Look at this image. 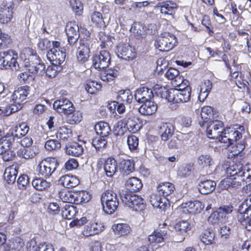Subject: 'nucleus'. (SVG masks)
<instances>
[{"instance_id": "obj_1", "label": "nucleus", "mask_w": 251, "mask_h": 251, "mask_svg": "<svg viewBox=\"0 0 251 251\" xmlns=\"http://www.w3.org/2000/svg\"><path fill=\"white\" fill-rule=\"evenodd\" d=\"M25 51L29 53L28 57H26L25 53H21L20 58L23 60L25 67H28V71L22 72L18 75L19 81L22 84H28L34 79L33 76L30 74L42 75L46 68L35 50L28 48Z\"/></svg>"}, {"instance_id": "obj_2", "label": "nucleus", "mask_w": 251, "mask_h": 251, "mask_svg": "<svg viewBox=\"0 0 251 251\" xmlns=\"http://www.w3.org/2000/svg\"><path fill=\"white\" fill-rule=\"evenodd\" d=\"M177 43L175 35L170 32H164L158 35L154 40L155 48L161 51L172 50Z\"/></svg>"}, {"instance_id": "obj_3", "label": "nucleus", "mask_w": 251, "mask_h": 251, "mask_svg": "<svg viewBox=\"0 0 251 251\" xmlns=\"http://www.w3.org/2000/svg\"><path fill=\"white\" fill-rule=\"evenodd\" d=\"M58 163L55 158H47L38 165L36 171L38 176L45 178H49L55 172Z\"/></svg>"}, {"instance_id": "obj_4", "label": "nucleus", "mask_w": 251, "mask_h": 251, "mask_svg": "<svg viewBox=\"0 0 251 251\" xmlns=\"http://www.w3.org/2000/svg\"><path fill=\"white\" fill-rule=\"evenodd\" d=\"M52 48L47 53V58L53 64H61L66 58L65 49L61 47L58 41H52Z\"/></svg>"}, {"instance_id": "obj_5", "label": "nucleus", "mask_w": 251, "mask_h": 251, "mask_svg": "<svg viewBox=\"0 0 251 251\" xmlns=\"http://www.w3.org/2000/svg\"><path fill=\"white\" fill-rule=\"evenodd\" d=\"M29 87L25 85L19 87L11 96L9 108L10 110H21L22 102L26 100L29 94Z\"/></svg>"}, {"instance_id": "obj_6", "label": "nucleus", "mask_w": 251, "mask_h": 251, "mask_svg": "<svg viewBox=\"0 0 251 251\" xmlns=\"http://www.w3.org/2000/svg\"><path fill=\"white\" fill-rule=\"evenodd\" d=\"M238 129L242 131L244 128L243 126L236 125L225 129L222 137H221L220 142L225 143L227 146H229L240 139L242 137V134Z\"/></svg>"}, {"instance_id": "obj_7", "label": "nucleus", "mask_w": 251, "mask_h": 251, "mask_svg": "<svg viewBox=\"0 0 251 251\" xmlns=\"http://www.w3.org/2000/svg\"><path fill=\"white\" fill-rule=\"evenodd\" d=\"M111 59V54L108 51L101 50L99 54L93 56V66L99 70H104L109 67Z\"/></svg>"}, {"instance_id": "obj_8", "label": "nucleus", "mask_w": 251, "mask_h": 251, "mask_svg": "<svg viewBox=\"0 0 251 251\" xmlns=\"http://www.w3.org/2000/svg\"><path fill=\"white\" fill-rule=\"evenodd\" d=\"M224 124L218 120H212L207 125L206 132L209 138L215 139L220 142L221 137L224 132Z\"/></svg>"}, {"instance_id": "obj_9", "label": "nucleus", "mask_w": 251, "mask_h": 251, "mask_svg": "<svg viewBox=\"0 0 251 251\" xmlns=\"http://www.w3.org/2000/svg\"><path fill=\"white\" fill-rule=\"evenodd\" d=\"M145 207V201L141 197L134 194H126V207L128 210L139 212L144 209Z\"/></svg>"}, {"instance_id": "obj_10", "label": "nucleus", "mask_w": 251, "mask_h": 251, "mask_svg": "<svg viewBox=\"0 0 251 251\" xmlns=\"http://www.w3.org/2000/svg\"><path fill=\"white\" fill-rule=\"evenodd\" d=\"M246 180L245 174H239L232 177H227L221 181L220 186L224 189L230 187L238 188L242 184L244 185Z\"/></svg>"}, {"instance_id": "obj_11", "label": "nucleus", "mask_w": 251, "mask_h": 251, "mask_svg": "<svg viewBox=\"0 0 251 251\" xmlns=\"http://www.w3.org/2000/svg\"><path fill=\"white\" fill-rule=\"evenodd\" d=\"M79 26L75 22H70L67 25L65 31L70 46L73 47L76 44L79 38Z\"/></svg>"}, {"instance_id": "obj_12", "label": "nucleus", "mask_w": 251, "mask_h": 251, "mask_svg": "<svg viewBox=\"0 0 251 251\" xmlns=\"http://www.w3.org/2000/svg\"><path fill=\"white\" fill-rule=\"evenodd\" d=\"M191 93V88L190 87H188L180 91L177 90H170L169 96L170 99H172L174 102H186L189 100Z\"/></svg>"}, {"instance_id": "obj_13", "label": "nucleus", "mask_w": 251, "mask_h": 251, "mask_svg": "<svg viewBox=\"0 0 251 251\" xmlns=\"http://www.w3.org/2000/svg\"><path fill=\"white\" fill-rule=\"evenodd\" d=\"M204 208V205L199 201H188L181 205L180 209L184 213L195 214L200 213Z\"/></svg>"}, {"instance_id": "obj_14", "label": "nucleus", "mask_w": 251, "mask_h": 251, "mask_svg": "<svg viewBox=\"0 0 251 251\" xmlns=\"http://www.w3.org/2000/svg\"><path fill=\"white\" fill-rule=\"evenodd\" d=\"M4 59L5 69L16 68L18 65V53L13 50H9L7 51H2Z\"/></svg>"}, {"instance_id": "obj_15", "label": "nucleus", "mask_w": 251, "mask_h": 251, "mask_svg": "<svg viewBox=\"0 0 251 251\" xmlns=\"http://www.w3.org/2000/svg\"><path fill=\"white\" fill-rule=\"evenodd\" d=\"M134 96L137 102L143 103L147 100H151L153 97V93L151 89L142 87L136 90Z\"/></svg>"}, {"instance_id": "obj_16", "label": "nucleus", "mask_w": 251, "mask_h": 251, "mask_svg": "<svg viewBox=\"0 0 251 251\" xmlns=\"http://www.w3.org/2000/svg\"><path fill=\"white\" fill-rule=\"evenodd\" d=\"M90 53L89 47L84 44H80L75 53L77 62L81 64L86 62L89 60Z\"/></svg>"}, {"instance_id": "obj_17", "label": "nucleus", "mask_w": 251, "mask_h": 251, "mask_svg": "<svg viewBox=\"0 0 251 251\" xmlns=\"http://www.w3.org/2000/svg\"><path fill=\"white\" fill-rule=\"evenodd\" d=\"M157 192L159 195H162L167 201L169 197H171L175 190L174 185L169 182H164L160 183L157 187Z\"/></svg>"}, {"instance_id": "obj_18", "label": "nucleus", "mask_w": 251, "mask_h": 251, "mask_svg": "<svg viewBox=\"0 0 251 251\" xmlns=\"http://www.w3.org/2000/svg\"><path fill=\"white\" fill-rule=\"evenodd\" d=\"M238 221L247 230H251V208H245L244 212H240L237 215Z\"/></svg>"}, {"instance_id": "obj_19", "label": "nucleus", "mask_w": 251, "mask_h": 251, "mask_svg": "<svg viewBox=\"0 0 251 251\" xmlns=\"http://www.w3.org/2000/svg\"><path fill=\"white\" fill-rule=\"evenodd\" d=\"M59 183L65 187L70 188L77 186L79 183V180L76 176L66 175L60 178Z\"/></svg>"}, {"instance_id": "obj_20", "label": "nucleus", "mask_w": 251, "mask_h": 251, "mask_svg": "<svg viewBox=\"0 0 251 251\" xmlns=\"http://www.w3.org/2000/svg\"><path fill=\"white\" fill-rule=\"evenodd\" d=\"M19 168L17 164H13L6 168L3 176L8 183H13L15 181Z\"/></svg>"}, {"instance_id": "obj_21", "label": "nucleus", "mask_w": 251, "mask_h": 251, "mask_svg": "<svg viewBox=\"0 0 251 251\" xmlns=\"http://www.w3.org/2000/svg\"><path fill=\"white\" fill-rule=\"evenodd\" d=\"M160 12L165 15H173L177 8L176 4L173 1H166L156 6Z\"/></svg>"}, {"instance_id": "obj_22", "label": "nucleus", "mask_w": 251, "mask_h": 251, "mask_svg": "<svg viewBox=\"0 0 251 251\" xmlns=\"http://www.w3.org/2000/svg\"><path fill=\"white\" fill-rule=\"evenodd\" d=\"M161 195L154 193L152 194L150 197V202L154 207L159 208L162 210H165L167 207L166 200L164 198H161Z\"/></svg>"}, {"instance_id": "obj_23", "label": "nucleus", "mask_w": 251, "mask_h": 251, "mask_svg": "<svg viewBox=\"0 0 251 251\" xmlns=\"http://www.w3.org/2000/svg\"><path fill=\"white\" fill-rule=\"evenodd\" d=\"M29 126L25 123H22L19 126H16L10 129L11 133L13 138H21L25 136L28 132Z\"/></svg>"}, {"instance_id": "obj_24", "label": "nucleus", "mask_w": 251, "mask_h": 251, "mask_svg": "<svg viewBox=\"0 0 251 251\" xmlns=\"http://www.w3.org/2000/svg\"><path fill=\"white\" fill-rule=\"evenodd\" d=\"M216 183L211 180L201 181L199 184V190L201 194H207L212 192L215 188Z\"/></svg>"}, {"instance_id": "obj_25", "label": "nucleus", "mask_w": 251, "mask_h": 251, "mask_svg": "<svg viewBox=\"0 0 251 251\" xmlns=\"http://www.w3.org/2000/svg\"><path fill=\"white\" fill-rule=\"evenodd\" d=\"M83 151L82 145L76 142H73L66 146V152L69 155L78 156Z\"/></svg>"}, {"instance_id": "obj_26", "label": "nucleus", "mask_w": 251, "mask_h": 251, "mask_svg": "<svg viewBox=\"0 0 251 251\" xmlns=\"http://www.w3.org/2000/svg\"><path fill=\"white\" fill-rule=\"evenodd\" d=\"M13 8L10 6H4L0 10V23L7 24L13 18Z\"/></svg>"}, {"instance_id": "obj_27", "label": "nucleus", "mask_w": 251, "mask_h": 251, "mask_svg": "<svg viewBox=\"0 0 251 251\" xmlns=\"http://www.w3.org/2000/svg\"><path fill=\"white\" fill-rule=\"evenodd\" d=\"M112 39L114 38L105 32L100 31L99 33V40L100 42V46L101 49L110 48L113 46Z\"/></svg>"}, {"instance_id": "obj_28", "label": "nucleus", "mask_w": 251, "mask_h": 251, "mask_svg": "<svg viewBox=\"0 0 251 251\" xmlns=\"http://www.w3.org/2000/svg\"><path fill=\"white\" fill-rule=\"evenodd\" d=\"M112 39L114 38L105 32L100 31L99 33V40L100 42V46L101 49L110 48L113 46Z\"/></svg>"}, {"instance_id": "obj_29", "label": "nucleus", "mask_w": 251, "mask_h": 251, "mask_svg": "<svg viewBox=\"0 0 251 251\" xmlns=\"http://www.w3.org/2000/svg\"><path fill=\"white\" fill-rule=\"evenodd\" d=\"M228 177H232L239 174H245V170L243 169V165L240 163H233L227 167L226 170Z\"/></svg>"}, {"instance_id": "obj_30", "label": "nucleus", "mask_w": 251, "mask_h": 251, "mask_svg": "<svg viewBox=\"0 0 251 251\" xmlns=\"http://www.w3.org/2000/svg\"><path fill=\"white\" fill-rule=\"evenodd\" d=\"M159 130L163 141H167L173 134V126L170 123H162L159 126Z\"/></svg>"}, {"instance_id": "obj_31", "label": "nucleus", "mask_w": 251, "mask_h": 251, "mask_svg": "<svg viewBox=\"0 0 251 251\" xmlns=\"http://www.w3.org/2000/svg\"><path fill=\"white\" fill-rule=\"evenodd\" d=\"M53 107L54 110H73L75 108L73 103L66 98L55 100L53 104Z\"/></svg>"}, {"instance_id": "obj_32", "label": "nucleus", "mask_w": 251, "mask_h": 251, "mask_svg": "<svg viewBox=\"0 0 251 251\" xmlns=\"http://www.w3.org/2000/svg\"><path fill=\"white\" fill-rule=\"evenodd\" d=\"M104 169L107 176L111 177L116 173L117 162L115 159L108 158L105 162Z\"/></svg>"}, {"instance_id": "obj_33", "label": "nucleus", "mask_w": 251, "mask_h": 251, "mask_svg": "<svg viewBox=\"0 0 251 251\" xmlns=\"http://www.w3.org/2000/svg\"><path fill=\"white\" fill-rule=\"evenodd\" d=\"M101 84L96 81L88 79L85 84V89L87 92L91 94H95L101 90Z\"/></svg>"}, {"instance_id": "obj_34", "label": "nucleus", "mask_w": 251, "mask_h": 251, "mask_svg": "<svg viewBox=\"0 0 251 251\" xmlns=\"http://www.w3.org/2000/svg\"><path fill=\"white\" fill-rule=\"evenodd\" d=\"M95 129L97 134L103 137L107 136L111 132V128L108 124L103 122H100L96 124Z\"/></svg>"}, {"instance_id": "obj_35", "label": "nucleus", "mask_w": 251, "mask_h": 251, "mask_svg": "<svg viewBox=\"0 0 251 251\" xmlns=\"http://www.w3.org/2000/svg\"><path fill=\"white\" fill-rule=\"evenodd\" d=\"M35 147H22L17 151V155L25 159L32 158L36 154Z\"/></svg>"}, {"instance_id": "obj_36", "label": "nucleus", "mask_w": 251, "mask_h": 251, "mask_svg": "<svg viewBox=\"0 0 251 251\" xmlns=\"http://www.w3.org/2000/svg\"><path fill=\"white\" fill-rule=\"evenodd\" d=\"M77 212L76 208L69 203L66 204L61 210L62 217L68 220L73 219Z\"/></svg>"}, {"instance_id": "obj_37", "label": "nucleus", "mask_w": 251, "mask_h": 251, "mask_svg": "<svg viewBox=\"0 0 251 251\" xmlns=\"http://www.w3.org/2000/svg\"><path fill=\"white\" fill-rule=\"evenodd\" d=\"M118 74V72L115 69H109L106 70L105 69L100 72V76L102 81L109 82L113 80L117 77Z\"/></svg>"}, {"instance_id": "obj_38", "label": "nucleus", "mask_w": 251, "mask_h": 251, "mask_svg": "<svg viewBox=\"0 0 251 251\" xmlns=\"http://www.w3.org/2000/svg\"><path fill=\"white\" fill-rule=\"evenodd\" d=\"M141 181L136 177H131L126 180V189L130 191L136 192L142 187Z\"/></svg>"}, {"instance_id": "obj_39", "label": "nucleus", "mask_w": 251, "mask_h": 251, "mask_svg": "<svg viewBox=\"0 0 251 251\" xmlns=\"http://www.w3.org/2000/svg\"><path fill=\"white\" fill-rule=\"evenodd\" d=\"M66 114V118L70 124H75L80 122L82 118L79 111H64Z\"/></svg>"}, {"instance_id": "obj_40", "label": "nucleus", "mask_w": 251, "mask_h": 251, "mask_svg": "<svg viewBox=\"0 0 251 251\" xmlns=\"http://www.w3.org/2000/svg\"><path fill=\"white\" fill-rule=\"evenodd\" d=\"M145 26L141 23H134L130 29V31L133 33V35L137 37H142L145 34Z\"/></svg>"}, {"instance_id": "obj_41", "label": "nucleus", "mask_w": 251, "mask_h": 251, "mask_svg": "<svg viewBox=\"0 0 251 251\" xmlns=\"http://www.w3.org/2000/svg\"><path fill=\"white\" fill-rule=\"evenodd\" d=\"M167 233L165 230L157 229L149 236L148 239L151 243H161L164 240Z\"/></svg>"}, {"instance_id": "obj_42", "label": "nucleus", "mask_w": 251, "mask_h": 251, "mask_svg": "<svg viewBox=\"0 0 251 251\" xmlns=\"http://www.w3.org/2000/svg\"><path fill=\"white\" fill-rule=\"evenodd\" d=\"M103 211L108 214H112L117 209L119 204L118 200L114 199V201L106 203H102Z\"/></svg>"}, {"instance_id": "obj_43", "label": "nucleus", "mask_w": 251, "mask_h": 251, "mask_svg": "<svg viewBox=\"0 0 251 251\" xmlns=\"http://www.w3.org/2000/svg\"><path fill=\"white\" fill-rule=\"evenodd\" d=\"M32 184L34 188L39 191H43L49 188L50 182L43 178L34 179L32 181Z\"/></svg>"}, {"instance_id": "obj_44", "label": "nucleus", "mask_w": 251, "mask_h": 251, "mask_svg": "<svg viewBox=\"0 0 251 251\" xmlns=\"http://www.w3.org/2000/svg\"><path fill=\"white\" fill-rule=\"evenodd\" d=\"M25 246V242L22 238L16 237L10 240L8 244L9 250L20 251Z\"/></svg>"}, {"instance_id": "obj_45", "label": "nucleus", "mask_w": 251, "mask_h": 251, "mask_svg": "<svg viewBox=\"0 0 251 251\" xmlns=\"http://www.w3.org/2000/svg\"><path fill=\"white\" fill-rule=\"evenodd\" d=\"M104 226L100 223H93L88 226L87 232L89 235L98 234L103 230Z\"/></svg>"}, {"instance_id": "obj_46", "label": "nucleus", "mask_w": 251, "mask_h": 251, "mask_svg": "<svg viewBox=\"0 0 251 251\" xmlns=\"http://www.w3.org/2000/svg\"><path fill=\"white\" fill-rule=\"evenodd\" d=\"M91 21L98 27H101L105 26L102 14L100 12H94L91 15Z\"/></svg>"}, {"instance_id": "obj_47", "label": "nucleus", "mask_w": 251, "mask_h": 251, "mask_svg": "<svg viewBox=\"0 0 251 251\" xmlns=\"http://www.w3.org/2000/svg\"><path fill=\"white\" fill-rule=\"evenodd\" d=\"M141 127V125L138 123V120L135 119L129 118L126 122V128L130 132L135 133Z\"/></svg>"}, {"instance_id": "obj_48", "label": "nucleus", "mask_w": 251, "mask_h": 251, "mask_svg": "<svg viewBox=\"0 0 251 251\" xmlns=\"http://www.w3.org/2000/svg\"><path fill=\"white\" fill-rule=\"evenodd\" d=\"M113 132L117 136H124L126 132V121L122 120L119 121L114 127Z\"/></svg>"}, {"instance_id": "obj_49", "label": "nucleus", "mask_w": 251, "mask_h": 251, "mask_svg": "<svg viewBox=\"0 0 251 251\" xmlns=\"http://www.w3.org/2000/svg\"><path fill=\"white\" fill-rule=\"evenodd\" d=\"M72 136V130L65 126L60 127L56 133V137L63 140H67Z\"/></svg>"}, {"instance_id": "obj_50", "label": "nucleus", "mask_w": 251, "mask_h": 251, "mask_svg": "<svg viewBox=\"0 0 251 251\" xmlns=\"http://www.w3.org/2000/svg\"><path fill=\"white\" fill-rule=\"evenodd\" d=\"M215 234L212 230H206L201 237V241L205 245H211L213 243Z\"/></svg>"}, {"instance_id": "obj_51", "label": "nucleus", "mask_w": 251, "mask_h": 251, "mask_svg": "<svg viewBox=\"0 0 251 251\" xmlns=\"http://www.w3.org/2000/svg\"><path fill=\"white\" fill-rule=\"evenodd\" d=\"M70 4L72 10L76 15L80 16L83 12V5L78 0H71Z\"/></svg>"}, {"instance_id": "obj_52", "label": "nucleus", "mask_w": 251, "mask_h": 251, "mask_svg": "<svg viewBox=\"0 0 251 251\" xmlns=\"http://www.w3.org/2000/svg\"><path fill=\"white\" fill-rule=\"evenodd\" d=\"M114 199L118 200L116 194L112 190H106L101 195V202L107 203V202L112 201Z\"/></svg>"}, {"instance_id": "obj_53", "label": "nucleus", "mask_w": 251, "mask_h": 251, "mask_svg": "<svg viewBox=\"0 0 251 251\" xmlns=\"http://www.w3.org/2000/svg\"><path fill=\"white\" fill-rule=\"evenodd\" d=\"M217 114V111H201L200 115L203 122H208L214 120Z\"/></svg>"}, {"instance_id": "obj_54", "label": "nucleus", "mask_w": 251, "mask_h": 251, "mask_svg": "<svg viewBox=\"0 0 251 251\" xmlns=\"http://www.w3.org/2000/svg\"><path fill=\"white\" fill-rule=\"evenodd\" d=\"M91 143L97 151H100L105 147L107 141L104 139V137L100 136L94 138Z\"/></svg>"}, {"instance_id": "obj_55", "label": "nucleus", "mask_w": 251, "mask_h": 251, "mask_svg": "<svg viewBox=\"0 0 251 251\" xmlns=\"http://www.w3.org/2000/svg\"><path fill=\"white\" fill-rule=\"evenodd\" d=\"M126 143L130 151L135 152L137 150L138 139L134 135L128 136Z\"/></svg>"}, {"instance_id": "obj_56", "label": "nucleus", "mask_w": 251, "mask_h": 251, "mask_svg": "<svg viewBox=\"0 0 251 251\" xmlns=\"http://www.w3.org/2000/svg\"><path fill=\"white\" fill-rule=\"evenodd\" d=\"M11 42L10 37L8 34L1 32L0 34V49L8 48Z\"/></svg>"}, {"instance_id": "obj_57", "label": "nucleus", "mask_w": 251, "mask_h": 251, "mask_svg": "<svg viewBox=\"0 0 251 251\" xmlns=\"http://www.w3.org/2000/svg\"><path fill=\"white\" fill-rule=\"evenodd\" d=\"M74 192L62 191L59 193V198L63 202L73 203Z\"/></svg>"}, {"instance_id": "obj_58", "label": "nucleus", "mask_w": 251, "mask_h": 251, "mask_svg": "<svg viewBox=\"0 0 251 251\" xmlns=\"http://www.w3.org/2000/svg\"><path fill=\"white\" fill-rule=\"evenodd\" d=\"M45 147L49 151L58 150L61 147L60 143L56 140L50 139L45 143Z\"/></svg>"}, {"instance_id": "obj_59", "label": "nucleus", "mask_w": 251, "mask_h": 251, "mask_svg": "<svg viewBox=\"0 0 251 251\" xmlns=\"http://www.w3.org/2000/svg\"><path fill=\"white\" fill-rule=\"evenodd\" d=\"M115 52L119 58L125 59L126 43L123 42L119 43L116 47Z\"/></svg>"}, {"instance_id": "obj_60", "label": "nucleus", "mask_w": 251, "mask_h": 251, "mask_svg": "<svg viewBox=\"0 0 251 251\" xmlns=\"http://www.w3.org/2000/svg\"><path fill=\"white\" fill-rule=\"evenodd\" d=\"M189 224L186 221H181L177 223L175 226V229L180 233H185L188 229H189Z\"/></svg>"}, {"instance_id": "obj_61", "label": "nucleus", "mask_w": 251, "mask_h": 251, "mask_svg": "<svg viewBox=\"0 0 251 251\" xmlns=\"http://www.w3.org/2000/svg\"><path fill=\"white\" fill-rule=\"evenodd\" d=\"M112 229L117 236H123L126 233V225L125 224H116L112 226Z\"/></svg>"}, {"instance_id": "obj_62", "label": "nucleus", "mask_w": 251, "mask_h": 251, "mask_svg": "<svg viewBox=\"0 0 251 251\" xmlns=\"http://www.w3.org/2000/svg\"><path fill=\"white\" fill-rule=\"evenodd\" d=\"M198 162L203 167L209 166L211 165L212 159L209 155L201 154L198 158Z\"/></svg>"}, {"instance_id": "obj_63", "label": "nucleus", "mask_w": 251, "mask_h": 251, "mask_svg": "<svg viewBox=\"0 0 251 251\" xmlns=\"http://www.w3.org/2000/svg\"><path fill=\"white\" fill-rule=\"evenodd\" d=\"M50 41L47 38L39 40L38 43V48L42 51L48 50L51 47Z\"/></svg>"}, {"instance_id": "obj_64", "label": "nucleus", "mask_w": 251, "mask_h": 251, "mask_svg": "<svg viewBox=\"0 0 251 251\" xmlns=\"http://www.w3.org/2000/svg\"><path fill=\"white\" fill-rule=\"evenodd\" d=\"M28 183L29 179L26 175L20 176L17 180L18 186L20 189H24Z\"/></svg>"}]
</instances>
